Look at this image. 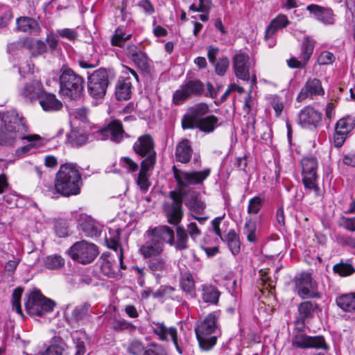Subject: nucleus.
<instances>
[{
  "mask_svg": "<svg viewBox=\"0 0 355 355\" xmlns=\"http://www.w3.org/2000/svg\"><path fill=\"white\" fill-rule=\"evenodd\" d=\"M83 184L80 172L76 164H62L56 173L54 187L55 191L64 197L80 193Z\"/></svg>",
  "mask_w": 355,
  "mask_h": 355,
  "instance_id": "nucleus-1",
  "label": "nucleus"
},
{
  "mask_svg": "<svg viewBox=\"0 0 355 355\" xmlns=\"http://www.w3.org/2000/svg\"><path fill=\"white\" fill-rule=\"evenodd\" d=\"M1 119L0 145L11 146L27 131L26 120L15 110L3 113Z\"/></svg>",
  "mask_w": 355,
  "mask_h": 355,
  "instance_id": "nucleus-2",
  "label": "nucleus"
},
{
  "mask_svg": "<svg viewBox=\"0 0 355 355\" xmlns=\"http://www.w3.org/2000/svg\"><path fill=\"white\" fill-rule=\"evenodd\" d=\"M60 94L70 99L79 98L83 91L84 79L72 69L62 67L59 77Z\"/></svg>",
  "mask_w": 355,
  "mask_h": 355,
  "instance_id": "nucleus-3",
  "label": "nucleus"
},
{
  "mask_svg": "<svg viewBox=\"0 0 355 355\" xmlns=\"http://www.w3.org/2000/svg\"><path fill=\"white\" fill-rule=\"evenodd\" d=\"M217 331L216 318L209 313L195 328V332L200 347L204 350L211 349L216 343L217 336H209Z\"/></svg>",
  "mask_w": 355,
  "mask_h": 355,
  "instance_id": "nucleus-4",
  "label": "nucleus"
},
{
  "mask_svg": "<svg viewBox=\"0 0 355 355\" xmlns=\"http://www.w3.org/2000/svg\"><path fill=\"white\" fill-rule=\"evenodd\" d=\"M264 198L260 196H254L249 200L247 211L250 216L245 218V223L243 227V233L247 236L249 242H256L257 223L259 218L252 215L257 214L262 208Z\"/></svg>",
  "mask_w": 355,
  "mask_h": 355,
  "instance_id": "nucleus-5",
  "label": "nucleus"
},
{
  "mask_svg": "<svg viewBox=\"0 0 355 355\" xmlns=\"http://www.w3.org/2000/svg\"><path fill=\"white\" fill-rule=\"evenodd\" d=\"M69 257L80 263L92 262L98 254L97 246L86 241H77L68 250Z\"/></svg>",
  "mask_w": 355,
  "mask_h": 355,
  "instance_id": "nucleus-6",
  "label": "nucleus"
},
{
  "mask_svg": "<svg viewBox=\"0 0 355 355\" xmlns=\"http://www.w3.org/2000/svg\"><path fill=\"white\" fill-rule=\"evenodd\" d=\"M53 301L44 297L40 291H32L28 295L25 307L30 315L42 316L53 310Z\"/></svg>",
  "mask_w": 355,
  "mask_h": 355,
  "instance_id": "nucleus-7",
  "label": "nucleus"
},
{
  "mask_svg": "<svg viewBox=\"0 0 355 355\" xmlns=\"http://www.w3.org/2000/svg\"><path fill=\"white\" fill-rule=\"evenodd\" d=\"M135 153L144 159L141 162L146 165H155L156 163V152L153 137L146 134L140 136L133 144Z\"/></svg>",
  "mask_w": 355,
  "mask_h": 355,
  "instance_id": "nucleus-8",
  "label": "nucleus"
},
{
  "mask_svg": "<svg viewBox=\"0 0 355 355\" xmlns=\"http://www.w3.org/2000/svg\"><path fill=\"white\" fill-rule=\"evenodd\" d=\"M108 85V76L104 69L95 71L88 78L87 90L94 99H103Z\"/></svg>",
  "mask_w": 355,
  "mask_h": 355,
  "instance_id": "nucleus-9",
  "label": "nucleus"
},
{
  "mask_svg": "<svg viewBox=\"0 0 355 355\" xmlns=\"http://www.w3.org/2000/svg\"><path fill=\"white\" fill-rule=\"evenodd\" d=\"M295 288L299 296L302 298L319 297L318 284L312 279L309 272H302L296 277Z\"/></svg>",
  "mask_w": 355,
  "mask_h": 355,
  "instance_id": "nucleus-10",
  "label": "nucleus"
},
{
  "mask_svg": "<svg viewBox=\"0 0 355 355\" xmlns=\"http://www.w3.org/2000/svg\"><path fill=\"white\" fill-rule=\"evenodd\" d=\"M203 89L204 86L201 81L189 80L174 92L173 103L177 105H181L191 96L202 94Z\"/></svg>",
  "mask_w": 355,
  "mask_h": 355,
  "instance_id": "nucleus-11",
  "label": "nucleus"
},
{
  "mask_svg": "<svg viewBox=\"0 0 355 355\" xmlns=\"http://www.w3.org/2000/svg\"><path fill=\"white\" fill-rule=\"evenodd\" d=\"M173 172L178 184L187 187L191 184H201L209 175L210 169L206 168L200 171L188 172L179 170L174 166Z\"/></svg>",
  "mask_w": 355,
  "mask_h": 355,
  "instance_id": "nucleus-12",
  "label": "nucleus"
},
{
  "mask_svg": "<svg viewBox=\"0 0 355 355\" xmlns=\"http://www.w3.org/2000/svg\"><path fill=\"white\" fill-rule=\"evenodd\" d=\"M302 181L304 187L308 189L318 191L317 186V168L318 162L313 157H304L301 161Z\"/></svg>",
  "mask_w": 355,
  "mask_h": 355,
  "instance_id": "nucleus-13",
  "label": "nucleus"
},
{
  "mask_svg": "<svg viewBox=\"0 0 355 355\" xmlns=\"http://www.w3.org/2000/svg\"><path fill=\"white\" fill-rule=\"evenodd\" d=\"M171 202H166L164 205V211L167 220L170 224L178 225L183 216L182 207V196L175 191H171Z\"/></svg>",
  "mask_w": 355,
  "mask_h": 355,
  "instance_id": "nucleus-14",
  "label": "nucleus"
},
{
  "mask_svg": "<svg viewBox=\"0 0 355 355\" xmlns=\"http://www.w3.org/2000/svg\"><path fill=\"white\" fill-rule=\"evenodd\" d=\"M232 67L237 78L250 80L251 62L248 54L242 51L236 52L232 58Z\"/></svg>",
  "mask_w": 355,
  "mask_h": 355,
  "instance_id": "nucleus-15",
  "label": "nucleus"
},
{
  "mask_svg": "<svg viewBox=\"0 0 355 355\" xmlns=\"http://www.w3.org/2000/svg\"><path fill=\"white\" fill-rule=\"evenodd\" d=\"M355 127V118L347 116L338 120L335 125L334 135V145L337 148L341 147L349 134Z\"/></svg>",
  "mask_w": 355,
  "mask_h": 355,
  "instance_id": "nucleus-16",
  "label": "nucleus"
},
{
  "mask_svg": "<svg viewBox=\"0 0 355 355\" xmlns=\"http://www.w3.org/2000/svg\"><path fill=\"white\" fill-rule=\"evenodd\" d=\"M292 345L301 349L316 348L327 349V345L323 336H309L303 334H297L293 337Z\"/></svg>",
  "mask_w": 355,
  "mask_h": 355,
  "instance_id": "nucleus-17",
  "label": "nucleus"
},
{
  "mask_svg": "<svg viewBox=\"0 0 355 355\" xmlns=\"http://www.w3.org/2000/svg\"><path fill=\"white\" fill-rule=\"evenodd\" d=\"M209 112V106L205 103L196 104L188 109L187 113L182 119L183 129H193L194 123Z\"/></svg>",
  "mask_w": 355,
  "mask_h": 355,
  "instance_id": "nucleus-18",
  "label": "nucleus"
},
{
  "mask_svg": "<svg viewBox=\"0 0 355 355\" xmlns=\"http://www.w3.org/2000/svg\"><path fill=\"white\" fill-rule=\"evenodd\" d=\"M124 131L121 123L119 120H113L108 125L100 130L97 132L96 137L98 139H110L114 142H119L122 140Z\"/></svg>",
  "mask_w": 355,
  "mask_h": 355,
  "instance_id": "nucleus-19",
  "label": "nucleus"
},
{
  "mask_svg": "<svg viewBox=\"0 0 355 355\" xmlns=\"http://www.w3.org/2000/svg\"><path fill=\"white\" fill-rule=\"evenodd\" d=\"M324 94L320 80L318 78H310L304 84L297 96V101L302 102L309 98L316 96H322Z\"/></svg>",
  "mask_w": 355,
  "mask_h": 355,
  "instance_id": "nucleus-20",
  "label": "nucleus"
},
{
  "mask_svg": "<svg viewBox=\"0 0 355 355\" xmlns=\"http://www.w3.org/2000/svg\"><path fill=\"white\" fill-rule=\"evenodd\" d=\"M322 119L320 112L311 106L304 107L299 113L297 122L304 128H316Z\"/></svg>",
  "mask_w": 355,
  "mask_h": 355,
  "instance_id": "nucleus-21",
  "label": "nucleus"
},
{
  "mask_svg": "<svg viewBox=\"0 0 355 355\" xmlns=\"http://www.w3.org/2000/svg\"><path fill=\"white\" fill-rule=\"evenodd\" d=\"M19 92L26 101H33L42 97L44 93V89L40 80L34 79L26 83L19 89Z\"/></svg>",
  "mask_w": 355,
  "mask_h": 355,
  "instance_id": "nucleus-22",
  "label": "nucleus"
},
{
  "mask_svg": "<svg viewBox=\"0 0 355 355\" xmlns=\"http://www.w3.org/2000/svg\"><path fill=\"white\" fill-rule=\"evenodd\" d=\"M153 332L160 340H166L169 335L179 354H182V349L178 342L177 329L175 327L168 328L163 322H153Z\"/></svg>",
  "mask_w": 355,
  "mask_h": 355,
  "instance_id": "nucleus-23",
  "label": "nucleus"
},
{
  "mask_svg": "<svg viewBox=\"0 0 355 355\" xmlns=\"http://www.w3.org/2000/svg\"><path fill=\"white\" fill-rule=\"evenodd\" d=\"M149 238V240L139 248V252L144 258L158 256L164 250V244L160 241L153 237Z\"/></svg>",
  "mask_w": 355,
  "mask_h": 355,
  "instance_id": "nucleus-24",
  "label": "nucleus"
},
{
  "mask_svg": "<svg viewBox=\"0 0 355 355\" xmlns=\"http://www.w3.org/2000/svg\"><path fill=\"white\" fill-rule=\"evenodd\" d=\"M147 235L148 237H153L154 239L160 241L162 243L164 242L169 245L173 243L174 232L166 225L158 226L152 230H148Z\"/></svg>",
  "mask_w": 355,
  "mask_h": 355,
  "instance_id": "nucleus-25",
  "label": "nucleus"
},
{
  "mask_svg": "<svg viewBox=\"0 0 355 355\" xmlns=\"http://www.w3.org/2000/svg\"><path fill=\"white\" fill-rule=\"evenodd\" d=\"M307 10L321 22L327 24H332L334 21L333 11L330 8L321 7L318 5H310Z\"/></svg>",
  "mask_w": 355,
  "mask_h": 355,
  "instance_id": "nucleus-26",
  "label": "nucleus"
},
{
  "mask_svg": "<svg viewBox=\"0 0 355 355\" xmlns=\"http://www.w3.org/2000/svg\"><path fill=\"white\" fill-rule=\"evenodd\" d=\"M192 153L193 150L189 140L184 139L177 145L175 157L178 162L188 163L191 160Z\"/></svg>",
  "mask_w": 355,
  "mask_h": 355,
  "instance_id": "nucleus-27",
  "label": "nucleus"
},
{
  "mask_svg": "<svg viewBox=\"0 0 355 355\" xmlns=\"http://www.w3.org/2000/svg\"><path fill=\"white\" fill-rule=\"evenodd\" d=\"M18 139H26L28 142L27 145L20 147L15 150V155L18 157L24 156L28 153L33 148L43 145L40 136L35 134L27 136L22 135V137Z\"/></svg>",
  "mask_w": 355,
  "mask_h": 355,
  "instance_id": "nucleus-28",
  "label": "nucleus"
},
{
  "mask_svg": "<svg viewBox=\"0 0 355 355\" xmlns=\"http://www.w3.org/2000/svg\"><path fill=\"white\" fill-rule=\"evenodd\" d=\"M119 239L120 230L119 229H116L114 230L113 235L111 233V230L109 231V235H105V241L109 248L112 249L116 252H117L118 248H119V252L118 255L120 261V265L121 268L122 269H124L125 267L123 264V256L122 249L119 246Z\"/></svg>",
  "mask_w": 355,
  "mask_h": 355,
  "instance_id": "nucleus-29",
  "label": "nucleus"
},
{
  "mask_svg": "<svg viewBox=\"0 0 355 355\" xmlns=\"http://www.w3.org/2000/svg\"><path fill=\"white\" fill-rule=\"evenodd\" d=\"M132 83L129 78L119 79L116 85L115 95L118 100H127L130 98Z\"/></svg>",
  "mask_w": 355,
  "mask_h": 355,
  "instance_id": "nucleus-30",
  "label": "nucleus"
},
{
  "mask_svg": "<svg viewBox=\"0 0 355 355\" xmlns=\"http://www.w3.org/2000/svg\"><path fill=\"white\" fill-rule=\"evenodd\" d=\"M218 118L214 115H209L198 120L194 123V128H198L201 131L207 133L213 132L218 126Z\"/></svg>",
  "mask_w": 355,
  "mask_h": 355,
  "instance_id": "nucleus-31",
  "label": "nucleus"
},
{
  "mask_svg": "<svg viewBox=\"0 0 355 355\" xmlns=\"http://www.w3.org/2000/svg\"><path fill=\"white\" fill-rule=\"evenodd\" d=\"M148 267L150 272L156 277L159 278L164 273L168 272V266L162 258L152 259L148 262Z\"/></svg>",
  "mask_w": 355,
  "mask_h": 355,
  "instance_id": "nucleus-32",
  "label": "nucleus"
},
{
  "mask_svg": "<svg viewBox=\"0 0 355 355\" xmlns=\"http://www.w3.org/2000/svg\"><path fill=\"white\" fill-rule=\"evenodd\" d=\"M40 104L44 111L52 112L59 110L62 107V103L52 94H45L40 98Z\"/></svg>",
  "mask_w": 355,
  "mask_h": 355,
  "instance_id": "nucleus-33",
  "label": "nucleus"
},
{
  "mask_svg": "<svg viewBox=\"0 0 355 355\" xmlns=\"http://www.w3.org/2000/svg\"><path fill=\"white\" fill-rule=\"evenodd\" d=\"M288 24L289 21L285 15H279L268 26L266 31L265 39L268 40L272 37L278 29L286 26Z\"/></svg>",
  "mask_w": 355,
  "mask_h": 355,
  "instance_id": "nucleus-34",
  "label": "nucleus"
},
{
  "mask_svg": "<svg viewBox=\"0 0 355 355\" xmlns=\"http://www.w3.org/2000/svg\"><path fill=\"white\" fill-rule=\"evenodd\" d=\"M17 26L19 31L29 33H38L40 30L37 22L28 17H19L17 19Z\"/></svg>",
  "mask_w": 355,
  "mask_h": 355,
  "instance_id": "nucleus-35",
  "label": "nucleus"
},
{
  "mask_svg": "<svg viewBox=\"0 0 355 355\" xmlns=\"http://www.w3.org/2000/svg\"><path fill=\"white\" fill-rule=\"evenodd\" d=\"M155 165H146L141 164V168L137 178V184L141 190L146 191L150 187L149 171L153 168Z\"/></svg>",
  "mask_w": 355,
  "mask_h": 355,
  "instance_id": "nucleus-36",
  "label": "nucleus"
},
{
  "mask_svg": "<svg viewBox=\"0 0 355 355\" xmlns=\"http://www.w3.org/2000/svg\"><path fill=\"white\" fill-rule=\"evenodd\" d=\"M81 230L87 236H97L100 235L101 227L98 223L91 218H86L80 224Z\"/></svg>",
  "mask_w": 355,
  "mask_h": 355,
  "instance_id": "nucleus-37",
  "label": "nucleus"
},
{
  "mask_svg": "<svg viewBox=\"0 0 355 355\" xmlns=\"http://www.w3.org/2000/svg\"><path fill=\"white\" fill-rule=\"evenodd\" d=\"M189 235L182 226L176 227V240L173 239V245L177 250H183L188 248Z\"/></svg>",
  "mask_w": 355,
  "mask_h": 355,
  "instance_id": "nucleus-38",
  "label": "nucleus"
},
{
  "mask_svg": "<svg viewBox=\"0 0 355 355\" xmlns=\"http://www.w3.org/2000/svg\"><path fill=\"white\" fill-rule=\"evenodd\" d=\"M132 37L131 33H126L125 28L119 27L115 30L112 36L111 44L112 46L125 48V42Z\"/></svg>",
  "mask_w": 355,
  "mask_h": 355,
  "instance_id": "nucleus-39",
  "label": "nucleus"
},
{
  "mask_svg": "<svg viewBox=\"0 0 355 355\" xmlns=\"http://www.w3.org/2000/svg\"><path fill=\"white\" fill-rule=\"evenodd\" d=\"M336 304L345 311H355V293L343 295L337 297Z\"/></svg>",
  "mask_w": 355,
  "mask_h": 355,
  "instance_id": "nucleus-40",
  "label": "nucleus"
},
{
  "mask_svg": "<svg viewBox=\"0 0 355 355\" xmlns=\"http://www.w3.org/2000/svg\"><path fill=\"white\" fill-rule=\"evenodd\" d=\"M318 309V304L309 301L300 303L298 306L300 320H306L313 316L315 310Z\"/></svg>",
  "mask_w": 355,
  "mask_h": 355,
  "instance_id": "nucleus-41",
  "label": "nucleus"
},
{
  "mask_svg": "<svg viewBox=\"0 0 355 355\" xmlns=\"http://www.w3.org/2000/svg\"><path fill=\"white\" fill-rule=\"evenodd\" d=\"M220 297V292L213 286H203L202 299L207 303L217 304Z\"/></svg>",
  "mask_w": 355,
  "mask_h": 355,
  "instance_id": "nucleus-42",
  "label": "nucleus"
},
{
  "mask_svg": "<svg viewBox=\"0 0 355 355\" xmlns=\"http://www.w3.org/2000/svg\"><path fill=\"white\" fill-rule=\"evenodd\" d=\"M89 307L90 305L88 303H84L76 306L71 312V319L75 321L87 319L89 315Z\"/></svg>",
  "mask_w": 355,
  "mask_h": 355,
  "instance_id": "nucleus-43",
  "label": "nucleus"
},
{
  "mask_svg": "<svg viewBox=\"0 0 355 355\" xmlns=\"http://www.w3.org/2000/svg\"><path fill=\"white\" fill-rule=\"evenodd\" d=\"M25 45L30 49L32 55L37 56L42 54L46 50L45 44L41 40L29 39L25 42Z\"/></svg>",
  "mask_w": 355,
  "mask_h": 355,
  "instance_id": "nucleus-44",
  "label": "nucleus"
},
{
  "mask_svg": "<svg viewBox=\"0 0 355 355\" xmlns=\"http://www.w3.org/2000/svg\"><path fill=\"white\" fill-rule=\"evenodd\" d=\"M143 72L150 71V61L144 52L139 53L137 56L131 60Z\"/></svg>",
  "mask_w": 355,
  "mask_h": 355,
  "instance_id": "nucleus-45",
  "label": "nucleus"
},
{
  "mask_svg": "<svg viewBox=\"0 0 355 355\" xmlns=\"http://www.w3.org/2000/svg\"><path fill=\"white\" fill-rule=\"evenodd\" d=\"M228 247L233 254H237L240 251L241 243L239 236L234 230H230L226 236Z\"/></svg>",
  "mask_w": 355,
  "mask_h": 355,
  "instance_id": "nucleus-46",
  "label": "nucleus"
},
{
  "mask_svg": "<svg viewBox=\"0 0 355 355\" xmlns=\"http://www.w3.org/2000/svg\"><path fill=\"white\" fill-rule=\"evenodd\" d=\"M333 270L342 277L351 275L355 272L354 268L350 263L343 261L334 265Z\"/></svg>",
  "mask_w": 355,
  "mask_h": 355,
  "instance_id": "nucleus-47",
  "label": "nucleus"
},
{
  "mask_svg": "<svg viewBox=\"0 0 355 355\" xmlns=\"http://www.w3.org/2000/svg\"><path fill=\"white\" fill-rule=\"evenodd\" d=\"M64 264V260L60 255H50L46 257L44 259V266L49 269H58L63 266Z\"/></svg>",
  "mask_w": 355,
  "mask_h": 355,
  "instance_id": "nucleus-48",
  "label": "nucleus"
},
{
  "mask_svg": "<svg viewBox=\"0 0 355 355\" xmlns=\"http://www.w3.org/2000/svg\"><path fill=\"white\" fill-rule=\"evenodd\" d=\"M314 49V42L309 37L304 38L302 47V59L307 62L313 54Z\"/></svg>",
  "mask_w": 355,
  "mask_h": 355,
  "instance_id": "nucleus-49",
  "label": "nucleus"
},
{
  "mask_svg": "<svg viewBox=\"0 0 355 355\" xmlns=\"http://www.w3.org/2000/svg\"><path fill=\"white\" fill-rule=\"evenodd\" d=\"M214 64L216 73L218 76H223L229 68L230 60L227 57L223 56L215 62Z\"/></svg>",
  "mask_w": 355,
  "mask_h": 355,
  "instance_id": "nucleus-50",
  "label": "nucleus"
},
{
  "mask_svg": "<svg viewBox=\"0 0 355 355\" xmlns=\"http://www.w3.org/2000/svg\"><path fill=\"white\" fill-rule=\"evenodd\" d=\"M23 293V289L20 287L15 288L12 293V307L15 309L16 312L22 315V310L21 308V297Z\"/></svg>",
  "mask_w": 355,
  "mask_h": 355,
  "instance_id": "nucleus-51",
  "label": "nucleus"
},
{
  "mask_svg": "<svg viewBox=\"0 0 355 355\" xmlns=\"http://www.w3.org/2000/svg\"><path fill=\"white\" fill-rule=\"evenodd\" d=\"M182 288L187 293H192L194 290L195 284L193 277L190 273H184L180 280Z\"/></svg>",
  "mask_w": 355,
  "mask_h": 355,
  "instance_id": "nucleus-52",
  "label": "nucleus"
},
{
  "mask_svg": "<svg viewBox=\"0 0 355 355\" xmlns=\"http://www.w3.org/2000/svg\"><path fill=\"white\" fill-rule=\"evenodd\" d=\"M146 347L139 341H132L127 348L128 352L131 355H143Z\"/></svg>",
  "mask_w": 355,
  "mask_h": 355,
  "instance_id": "nucleus-53",
  "label": "nucleus"
},
{
  "mask_svg": "<svg viewBox=\"0 0 355 355\" xmlns=\"http://www.w3.org/2000/svg\"><path fill=\"white\" fill-rule=\"evenodd\" d=\"M64 344L62 343L49 345L42 355H63Z\"/></svg>",
  "mask_w": 355,
  "mask_h": 355,
  "instance_id": "nucleus-54",
  "label": "nucleus"
},
{
  "mask_svg": "<svg viewBox=\"0 0 355 355\" xmlns=\"http://www.w3.org/2000/svg\"><path fill=\"white\" fill-rule=\"evenodd\" d=\"M112 329L116 331H122L125 330H132L134 329V326L132 323L128 321L121 319V320H114L112 323Z\"/></svg>",
  "mask_w": 355,
  "mask_h": 355,
  "instance_id": "nucleus-55",
  "label": "nucleus"
},
{
  "mask_svg": "<svg viewBox=\"0 0 355 355\" xmlns=\"http://www.w3.org/2000/svg\"><path fill=\"white\" fill-rule=\"evenodd\" d=\"M120 165L121 167L126 169L128 173H135L138 169V164L128 157H122L120 159Z\"/></svg>",
  "mask_w": 355,
  "mask_h": 355,
  "instance_id": "nucleus-56",
  "label": "nucleus"
},
{
  "mask_svg": "<svg viewBox=\"0 0 355 355\" xmlns=\"http://www.w3.org/2000/svg\"><path fill=\"white\" fill-rule=\"evenodd\" d=\"M143 355H168V354L162 345L151 344L146 347Z\"/></svg>",
  "mask_w": 355,
  "mask_h": 355,
  "instance_id": "nucleus-57",
  "label": "nucleus"
},
{
  "mask_svg": "<svg viewBox=\"0 0 355 355\" xmlns=\"http://www.w3.org/2000/svg\"><path fill=\"white\" fill-rule=\"evenodd\" d=\"M188 198H189V199H185L186 205L194 209H199L202 207V202L198 199V195L196 192H191Z\"/></svg>",
  "mask_w": 355,
  "mask_h": 355,
  "instance_id": "nucleus-58",
  "label": "nucleus"
},
{
  "mask_svg": "<svg viewBox=\"0 0 355 355\" xmlns=\"http://www.w3.org/2000/svg\"><path fill=\"white\" fill-rule=\"evenodd\" d=\"M58 35L63 38L74 41L78 38V34L76 29L63 28L57 31Z\"/></svg>",
  "mask_w": 355,
  "mask_h": 355,
  "instance_id": "nucleus-59",
  "label": "nucleus"
},
{
  "mask_svg": "<svg viewBox=\"0 0 355 355\" xmlns=\"http://www.w3.org/2000/svg\"><path fill=\"white\" fill-rule=\"evenodd\" d=\"M101 270L104 275L108 277H112L114 274L112 262L107 258L102 260Z\"/></svg>",
  "mask_w": 355,
  "mask_h": 355,
  "instance_id": "nucleus-60",
  "label": "nucleus"
},
{
  "mask_svg": "<svg viewBox=\"0 0 355 355\" xmlns=\"http://www.w3.org/2000/svg\"><path fill=\"white\" fill-rule=\"evenodd\" d=\"M335 56L329 51H323L318 58V62L320 65L330 64L334 62Z\"/></svg>",
  "mask_w": 355,
  "mask_h": 355,
  "instance_id": "nucleus-61",
  "label": "nucleus"
},
{
  "mask_svg": "<svg viewBox=\"0 0 355 355\" xmlns=\"http://www.w3.org/2000/svg\"><path fill=\"white\" fill-rule=\"evenodd\" d=\"M20 262V259L13 258L8 261L4 266V271L8 275H12Z\"/></svg>",
  "mask_w": 355,
  "mask_h": 355,
  "instance_id": "nucleus-62",
  "label": "nucleus"
},
{
  "mask_svg": "<svg viewBox=\"0 0 355 355\" xmlns=\"http://www.w3.org/2000/svg\"><path fill=\"white\" fill-rule=\"evenodd\" d=\"M187 232L193 241H195L201 234V231L197 226L196 223L193 222L187 225Z\"/></svg>",
  "mask_w": 355,
  "mask_h": 355,
  "instance_id": "nucleus-63",
  "label": "nucleus"
},
{
  "mask_svg": "<svg viewBox=\"0 0 355 355\" xmlns=\"http://www.w3.org/2000/svg\"><path fill=\"white\" fill-rule=\"evenodd\" d=\"M55 231L59 237H65L68 235V227L64 222H57L55 225Z\"/></svg>",
  "mask_w": 355,
  "mask_h": 355,
  "instance_id": "nucleus-64",
  "label": "nucleus"
}]
</instances>
